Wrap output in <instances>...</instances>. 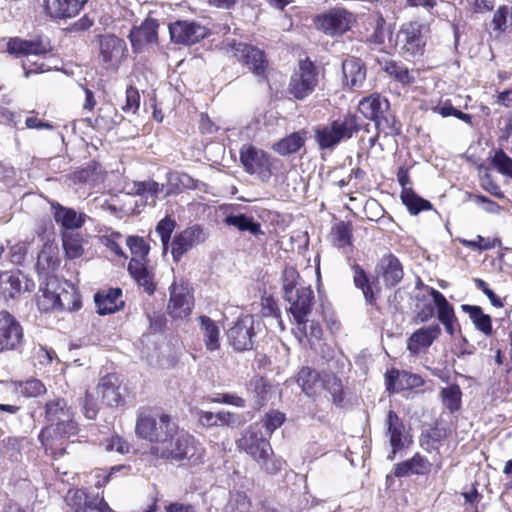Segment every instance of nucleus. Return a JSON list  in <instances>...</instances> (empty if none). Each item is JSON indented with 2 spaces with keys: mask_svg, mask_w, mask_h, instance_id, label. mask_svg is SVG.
<instances>
[{
  "mask_svg": "<svg viewBox=\"0 0 512 512\" xmlns=\"http://www.w3.org/2000/svg\"><path fill=\"white\" fill-rule=\"evenodd\" d=\"M45 418L50 425L41 430L39 440L47 453L62 455L65 450L63 440L78 433L74 412L65 399L54 398L45 404Z\"/></svg>",
  "mask_w": 512,
  "mask_h": 512,
  "instance_id": "f257e3e1",
  "label": "nucleus"
},
{
  "mask_svg": "<svg viewBox=\"0 0 512 512\" xmlns=\"http://www.w3.org/2000/svg\"><path fill=\"white\" fill-rule=\"evenodd\" d=\"M136 435L153 443V446L161 444L177 434V424L171 416L158 409L143 407L137 412L135 424Z\"/></svg>",
  "mask_w": 512,
  "mask_h": 512,
  "instance_id": "f03ea898",
  "label": "nucleus"
},
{
  "mask_svg": "<svg viewBox=\"0 0 512 512\" xmlns=\"http://www.w3.org/2000/svg\"><path fill=\"white\" fill-rule=\"evenodd\" d=\"M237 444L240 450L250 455L268 474H276L281 470L283 462L273 456L271 445L258 424L247 428Z\"/></svg>",
  "mask_w": 512,
  "mask_h": 512,
  "instance_id": "7ed1b4c3",
  "label": "nucleus"
},
{
  "mask_svg": "<svg viewBox=\"0 0 512 512\" xmlns=\"http://www.w3.org/2000/svg\"><path fill=\"white\" fill-rule=\"evenodd\" d=\"M360 130L359 117L347 113L327 124L314 127V140L320 150L333 151L341 142L351 139Z\"/></svg>",
  "mask_w": 512,
  "mask_h": 512,
  "instance_id": "20e7f679",
  "label": "nucleus"
},
{
  "mask_svg": "<svg viewBox=\"0 0 512 512\" xmlns=\"http://www.w3.org/2000/svg\"><path fill=\"white\" fill-rule=\"evenodd\" d=\"M151 453L161 459L188 460L192 464H197L203 459L204 449L193 436L177 430L176 435L168 437L157 446H152Z\"/></svg>",
  "mask_w": 512,
  "mask_h": 512,
  "instance_id": "39448f33",
  "label": "nucleus"
},
{
  "mask_svg": "<svg viewBox=\"0 0 512 512\" xmlns=\"http://www.w3.org/2000/svg\"><path fill=\"white\" fill-rule=\"evenodd\" d=\"M126 244L130 249L132 258L128 265L130 275L136 280L139 286L144 288L148 294H153L155 284L153 275L147 266V256L150 250L146 241L139 236H129Z\"/></svg>",
  "mask_w": 512,
  "mask_h": 512,
  "instance_id": "423d86ee",
  "label": "nucleus"
},
{
  "mask_svg": "<svg viewBox=\"0 0 512 512\" xmlns=\"http://www.w3.org/2000/svg\"><path fill=\"white\" fill-rule=\"evenodd\" d=\"M389 102L379 94H372L363 98L358 105L360 113L367 119L375 122L376 129L386 135L396 134L399 130L396 127L394 117L389 115Z\"/></svg>",
  "mask_w": 512,
  "mask_h": 512,
  "instance_id": "0eeeda50",
  "label": "nucleus"
},
{
  "mask_svg": "<svg viewBox=\"0 0 512 512\" xmlns=\"http://www.w3.org/2000/svg\"><path fill=\"white\" fill-rule=\"evenodd\" d=\"M240 161L245 171L255 175L262 182H268L272 176V160L268 153L253 145H243L240 149Z\"/></svg>",
  "mask_w": 512,
  "mask_h": 512,
  "instance_id": "6e6552de",
  "label": "nucleus"
},
{
  "mask_svg": "<svg viewBox=\"0 0 512 512\" xmlns=\"http://www.w3.org/2000/svg\"><path fill=\"white\" fill-rule=\"evenodd\" d=\"M98 46V57L104 67L108 70H118L128 54L126 42L114 34H104L98 36Z\"/></svg>",
  "mask_w": 512,
  "mask_h": 512,
  "instance_id": "1a4fd4ad",
  "label": "nucleus"
},
{
  "mask_svg": "<svg viewBox=\"0 0 512 512\" xmlns=\"http://www.w3.org/2000/svg\"><path fill=\"white\" fill-rule=\"evenodd\" d=\"M318 85V71L316 66L309 60L299 63V68L291 76L289 93L297 100H303L309 96Z\"/></svg>",
  "mask_w": 512,
  "mask_h": 512,
  "instance_id": "9d476101",
  "label": "nucleus"
},
{
  "mask_svg": "<svg viewBox=\"0 0 512 512\" xmlns=\"http://www.w3.org/2000/svg\"><path fill=\"white\" fill-rule=\"evenodd\" d=\"M229 52L233 54L237 60L248 67V69L258 77H264L268 68V61L264 52L257 47L246 43L228 42Z\"/></svg>",
  "mask_w": 512,
  "mask_h": 512,
  "instance_id": "9b49d317",
  "label": "nucleus"
},
{
  "mask_svg": "<svg viewBox=\"0 0 512 512\" xmlns=\"http://www.w3.org/2000/svg\"><path fill=\"white\" fill-rule=\"evenodd\" d=\"M284 299L289 303V312L293 315L296 321V329L305 330L306 317L310 314L314 292L310 286H300L298 290L293 292L289 291Z\"/></svg>",
  "mask_w": 512,
  "mask_h": 512,
  "instance_id": "f8f14e48",
  "label": "nucleus"
},
{
  "mask_svg": "<svg viewBox=\"0 0 512 512\" xmlns=\"http://www.w3.org/2000/svg\"><path fill=\"white\" fill-rule=\"evenodd\" d=\"M23 329L8 311L0 312V353L16 350L23 342Z\"/></svg>",
  "mask_w": 512,
  "mask_h": 512,
  "instance_id": "ddd939ff",
  "label": "nucleus"
},
{
  "mask_svg": "<svg viewBox=\"0 0 512 512\" xmlns=\"http://www.w3.org/2000/svg\"><path fill=\"white\" fill-rule=\"evenodd\" d=\"M254 324V317L248 314L240 317L228 330V339L235 350L245 351L252 348L255 335Z\"/></svg>",
  "mask_w": 512,
  "mask_h": 512,
  "instance_id": "4468645a",
  "label": "nucleus"
},
{
  "mask_svg": "<svg viewBox=\"0 0 512 512\" xmlns=\"http://www.w3.org/2000/svg\"><path fill=\"white\" fill-rule=\"evenodd\" d=\"M206 239L204 229L199 225L187 227L176 234L171 243L173 260L178 262L181 257L193 247L203 243Z\"/></svg>",
  "mask_w": 512,
  "mask_h": 512,
  "instance_id": "2eb2a0df",
  "label": "nucleus"
},
{
  "mask_svg": "<svg viewBox=\"0 0 512 512\" xmlns=\"http://www.w3.org/2000/svg\"><path fill=\"white\" fill-rule=\"evenodd\" d=\"M386 435L389 438V443L392 448L391 453L388 455V460H394L396 454L407 447L411 443L409 434L406 432L405 426L400 417L390 410L385 420Z\"/></svg>",
  "mask_w": 512,
  "mask_h": 512,
  "instance_id": "dca6fc26",
  "label": "nucleus"
},
{
  "mask_svg": "<svg viewBox=\"0 0 512 512\" xmlns=\"http://www.w3.org/2000/svg\"><path fill=\"white\" fill-rule=\"evenodd\" d=\"M171 40L177 44L192 45L207 35V29L192 21H176L169 25Z\"/></svg>",
  "mask_w": 512,
  "mask_h": 512,
  "instance_id": "f3484780",
  "label": "nucleus"
},
{
  "mask_svg": "<svg viewBox=\"0 0 512 512\" xmlns=\"http://www.w3.org/2000/svg\"><path fill=\"white\" fill-rule=\"evenodd\" d=\"M158 27L157 20L148 18L140 26L134 27L130 31L128 38L134 53H142L149 46L157 44Z\"/></svg>",
  "mask_w": 512,
  "mask_h": 512,
  "instance_id": "a211bd4d",
  "label": "nucleus"
},
{
  "mask_svg": "<svg viewBox=\"0 0 512 512\" xmlns=\"http://www.w3.org/2000/svg\"><path fill=\"white\" fill-rule=\"evenodd\" d=\"M353 21V14L341 8L332 9L329 13L318 17L319 27L330 36L342 35L350 29Z\"/></svg>",
  "mask_w": 512,
  "mask_h": 512,
  "instance_id": "6ab92c4d",
  "label": "nucleus"
},
{
  "mask_svg": "<svg viewBox=\"0 0 512 512\" xmlns=\"http://www.w3.org/2000/svg\"><path fill=\"white\" fill-rule=\"evenodd\" d=\"M193 296L187 285L173 283L170 288L168 312L173 318H185L191 314Z\"/></svg>",
  "mask_w": 512,
  "mask_h": 512,
  "instance_id": "aec40b11",
  "label": "nucleus"
},
{
  "mask_svg": "<svg viewBox=\"0 0 512 512\" xmlns=\"http://www.w3.org/2000/svg\"><path fill=\"white\" fill-rule=\"evenodd\" d=\"M7 51L16 56L37 57L43 56L51 51V45L48 40H23L20 38H11L7 43ZM28 61H31L28 59Z\"/></svg>",
  "mask_w": 512,
  "mask_h": 512,
  "instance_id": "412c9836",
  "label": "nucleus"
},
{
  "mask_svg": "<svg viewBox=\"0 0 512 512\" xmlns=\"http://www.w3.org/2000/svg\"><path fill=\"white\" fill-rule=\"evenodd\" d=\"M33 285L19 270L0 273V296L3 299H14L21 292L29 290Z\"/></svg>",
  "mask_w": 512,
  "mask_h": 512,
  "instance_id": "4be33fe9",
  "label": "nucleus"
},
{
  "mask_svg": "<svg viewBox=\"0 0 512 512\" xmlns=\"http://www.w3.org/2000/svg\"><path fill=\"white\" fill-rule=\"evenodd\" d=\"M198 420L205 427H230L238 428L244 424L245 419L240 414L229 411H220L213 413L210 411L200 410L197 412Z\"/></svg>",
  "mask_w": 512,
  "mask_h": 512,
  "instance_id": "5701e85b",
  "label": "nucleus"
},
{
  "mask_svg": "<svg viewBox=\"0 0 512 512\" xmlns=\"http://www.w3.org/2000/svg\"><path fill=\"white\" fill-rule=\"evenodd\" d=\"M439 324H432L416 330L407 341V349L412 355H417L427 350L432 343L440 336Z\"/></svg>",
  "mask_w": 512,
  "mask_h": 512,
  "instance_id": "b1692460",
  "label": "nucleus"
},
{
  "mask_svg": "<svg viewBox=\"0 0 512 512\" xmlns=\"http://www.w3.org/2000/svg\"><path fill=\"white\" fill-rule=\"evenodd\" d=\"M378 277L382 278L386 286L393 287L401 282L404 276L403 266L393 254L384 255L376 266Z\"/></svg>",
  "mask_w": 512,
  "mask_h": 512,
  "instance_id": "393cba45",
  "label": "nucleus"
},
{
  "mask_svg": "<svg viewBox=\"0 0 512 512\" xmlns=\"http://www.w3.org/2000/svg\"><path fill=\"white\" fill-rule=\"evenodd\" d=\"M429 294L433 299L435 307L437 308V316L439 321L444 325L448 334L454 335L456 331V316L454 308L448 303L444 295L434 288L429 289Z\"/></svg>",
  "mask_w": 512,
  "mask_h": 512,
  "instance_id": "a878e982",
  "label": "nucleus"
},
{
  "mask_svg": "<svg viewBox=\"0 0 512 512\" xmlns=\"http://www.w3.org/2000/svg\"><path fill=\"white\" fill-rule=\"evenodd\" d=\"M97 392L101 396L102 402L109 407H118L124 404L121 393V384L115 375H107L101 378Z\"/></svg>",
  "mask_w": 512,
  "mask_h": 512,
  "instance_id": "bb28decb",
  "label": "nucleus"
},
{
  "mask_svg": "<svg viewBox=\"0 0 512 512\" xmlns=\"http://www.w3.org/2000/svg\"><path fill=\"white\" fill-rule=\"evenodd\" d=\"M88 0H45V10L53 19L75 17Z\"/></svg>",
  "mask_w": 512,
  "mask_h": 512,
  "instance_id": "cd10ccee",
  "label": "nucleus"
},
{
  "mask_svg": "<svg viewBox=\"0 0 512 512\" xmlns=\"http://www.w3.org/2000/svg\"><path fill=\"white\" fill-rule=\"evenodd\" d=\"M385 384L387 391L398 392L419 387L422 384V379L407 371L391 369L385 374Z\"/></svg>",
  "mask_w": 512,
  "mask_h": 512,
  "instance_id": "c85d7f7f",
  "label": "nucleus"
},
{
  "mask_svg": "<svg viewBox=\"0 0 512 512\" xmlns=\"http://www.w3.org/2000/svg\"><path fill=\"white\" fill-rule=\"evenodd\" d=\"M2 389L6 394L14 395L16 402H19L21 397H37L46 392L45 385L38 379L6 383L3 384Z\"/></svg>",
  "mask_w": 512,
  "mask_h": 512,
  "instance_id": "c756f323",
  "label": "nucleus"
},
{
  "mask_svg": "<svg viewBox=\"0 0 512 512\" xmlns=\"http://www.w3.org/2000/svg\"><path fill=\"white\" fill-rule=\"evenodd\" d=\"M60 265L59 249L53 242H46L38 254L36 267L39 274L49 277Z\"/></svg>",
  "mask_w": 512,
  "mask_h": 512,
  "instance_id": "7c9ffc66",
  "label": "nucleus"
},
{
  "mask_svg": "<svg viewBox=\"0 0 512 512\" xmlns=\"http://www.w3.org/2000/svg\"><path fill=\"white\" fill-rule=\"evenodd\" d=\"M94 301L97 312L100 315L112 314L124 307L122 290L120 288H112L106 292H98L95 294Z\"/></svg>",
  "mask_w": 512,
  "mask_h": 512,
  "instance_id": "2f4dec72",
  "label": "nucleus"
},
{
  "mask_svg": "<svg viewBox=\"0 0 512 512\" xmlns=\"http://www.w3.org/2000/svg\"><path fill=\"white\" fill-rule=\"evenodd\" d=\"M432 464L429 460L419 453L412 458L400 462L395 466L394 475L398 478L407 477L411 474L427 475L430 473Z\"/></svg>",
  "mask_w": 512,
  "mask_h": 512,
  "instance_id": "473e14b6",
  "label": "nucleus"
},
{
  "mask_svg": "<svg viewBox=\"0 0 512 512\" xmlns=\"http://www.w3.org/2000/svg\"><path fill=\"white\" fill-rule=\"evenodd\" d=\"M199 329L205 343V347L209 351H215L220 347V328L218 324L206 315L198 318Z\"/></svg>",
  "mask_w": 512,
  "mask_h": 512,
  "instance_id": "72a5a7b5",
  "label": "nucleus"
},
{
  "mask_svg": "<svg viewBox=\"0 0 512 512\" xmlns=\"http://www.w3.org/2000/svg\"><path fill=\"white\" fill-rule=\"evenodd\" d=\"M322 374L315 369L305 366L296 375V382L307 396H315L321 390Z\"/></svg>",
  "mask_w": 512,
  "mask_h": 512,
  "instance_id": "f704fd0d",
  "label": "nucleus"
},
{
  "mask_svg": "<svg viewBox=\"0 0 512 512\" xmlns=\"http://www.w3.org/2000/svg\"><path fill=\"white\" fill-rule=\"evenodd\" d=\"M55 221L66 229H78L85 222V215L60 204L52 206Z\"/></svg>",
  "mask_w": 512,
  "mask_h": 512,
  "instance_id": "c9c22d12",
  "label": "nucleus"
},
{
  "mask_svg": "<svg viewBox=\"0 0 512 512\" xmlns=\"http://www.w3.org/2000/svg\"><path fill=\"white\" fill-rule=\"evenodd\" d=\"M342 71L347 85L360 87L365 80L366 70L360 59L347 58L342 63Z\"/></svg>",
  "mask_w": 512,
  "mask_h": 512,
  "instance_id": "e433bc0d",
  "label": "nucleus"
},
{
  "mask_svg": "<svg viewBox=\"0 0 512 512\" xmlns=\"http://www.w3.org/2000/svg\"><path fill=\"white\" fill-rule=\"evenodd\" d=\"M399 36L403 43V49L410 55H416L422 52L423 40L419 28L414 24H409L402 28Z\"/></svg>",
  "mask_w": 512,
  "mask_h": 512,
  "instance_id": "4c0bfd02",
  "label": "nucleus"
},
{
  "mask_svg": "<svg viewBox=\"0 0 512 512\" xmlns=\"http://www.w3.org/2000/svg\"><path fill=\"white\" fill-rule=\"evenodd\" d=\"M224 222L229 226L235 227L240 232H248L253 236L264 235L261 224L255 221L253 217L243 213L228 215Z\"/></svg>",
  "mask_w": 512,
  "mask_h": 512,
  "instance_id": "58836bf2",
  "label": "nucleus"
},
{
  "mask_svg": "<svg viewBox=\"0 0 512 512\" xmlns=\"http://www.w3.org/2000/svg\"><path fill=\"white\" fill-rule=\"evenodd\" d=\"M304 132H294L273 144L275 152L282 156L297 152L305 143Z\"/></svg>",
  "mask_w": 512,
  "mask_h": 512,
  "instance_id": "ea45409f",
  "label": "nucleus"
},
{
  "mask_svg": "<svg viewBox=\"0 0 512 512\" xmlns=\"http://www.w3.org/2000/svg\"><path fill=\"white\" fill-rule=\"evenodd\" d=\"M461 308L465 313L469 315L472 323L479 331L483 332L487 336L491 335V317L487 314H484L480 306L464 304L461 306Z\"/></svg>",
  "mask_w": 512,
  "mask_h": 512,
  "instance_id": "a19ab883",
  "label": "nucleus"
},
{
  "mask_svg": "<svg viewBox=\"0 0 512 512\" xmlns=\"http://www.w3.org/2000/svg\"><path fill=\"white\" fill-rule=\"evenodd\" d=\"M401 199L412 215L432 209V204L428 200L421 198L411 189H403Z\"/></svg>",
  "mask_w": 512,
  "mask_h": 512,
  "instance_id": "79ce46f5",
  "label": "nucleus"
},
{
  "mask_svg": "<svg viewBox=\"0 0 512 512\" xmlns=\"http://www.w3.org/2000/svg\"><path fill=\"white\" fill-rule=\"evenodd\" d=\"M321 389L327 390L335 404H340L343 401V387L341 380L333 373L323 372L320 380Z\"/></svg>",
  "mask_w": 512,
  "mask_h": 512,
  "instance_id": "37998d69",
  "label": "nucleus"
},
{
  "mask_svg": "<svg viewBox=\"0 0 512 512\" xmlns=\"http://www.w3.org/2000/svg\"><path fill=\"white\" fill-rule=\"evenodd\" d=\"M63 248L66 257L76 259L83 255V238L78 233L66 232L63 234Z\"/></svg>",
  "mask_w": 512,
  "mask_h": 512,
  "instance_id": "c03bdc74",
  "label": "nucleus"
},
{
  "mask_svg": "<svg viewBox=\"0 0 512 512\" xmlns=\"http://www.w3.org/2000/svg\"><path fill=\"white\" fill-rule=\"evenodd\" d=\"M247 390L256 406H262L267 400L269 386L263 377H253L249 382Z\"/></svg>",
  "mask_w": 512,
  "mask_h": 512,
  "instance_id": "a18cd8bd",
  "label": "nucleus"
},
{
  "mask_svg": "<svg viewBox=\"0 0 512 512\" xmlns=\"http://www.w3.org/2000/svg\"><path fill=\"white\" fill-rule=\"evenodd\" d=\"M56 289L58 309L73 311L80 308L81 303L73 287H70V290L60 287Z\"/></svg>",
  "mask_w": 512,
  "mask_h": 512,
  "instance_id": "49530a36",
  "label": "nucleus"
},
{
  "mask_svg": "<svg viewBox=\"0 0 512 512\" xmlns=\"http://www.w3.org/2000/svg\"><path fill=\"white\" fill-rule=\"evenodd\" d=\"M353 279L354 284L357 288L361 289L363 295L365 297L366 302L372 304L375 301V295L370 283L369 278L367 277L365 271L358 265L353 267Z\"/></svg>",
  "mask_w": 512,
  "mask_h": 512,
  "instance_id": "de8ad7c7",
  "label": "nucleus"
},
{
  "mask_svg": "<svg viewBox=\"0 0 512 512\" xmlns=\"http://www.w3.org/2000/svg\"><path fill=\"white\" fill-rule=\"evenodd\" d=\"M56 281L50 280L47 283V287L42 291V295L38 297L37 305L39 309L43 311L58 309L57 303V289L55 287Z\"/></svg>",
  "mask_w": 512,
  "mask_h": 512,
  "instance_id": "09e8293b",
  "label": "nucleus"
},
{
  "mask_svg": "<svg viewBox=\"0 0 512 512\" xmlns=\"http://www.w3.org/2000/svg\"><path fill=\"white\" fill-rule=\"evenodd\" d=\"M494 31L505 32L512 26V5L498 7L492 18Z\"/></svg>",
  "mask_w": 512,
  "mask_h": 512,
  "instance_id": "8fccbe9b",
  "label": "nucleus"
},
{
  "mask_svg": "<svg viewBox=\"0 0 512 512\" xmlns=\"http://www.w3.org/2000/svg\"><path fill=\"white\" fill-rule=\"evenodd\" d=\"M441 394L444 406L449 409L451 413L460 408L462 393L458 385H450L443 388Z\"/></svg>",
  "mask_w": 512,
  "mask_h": 512,
  "instance_id": "3c124183",
  "label": "nucleus"
},
{
  "mask_svg": "<svg viewBox=\"0 0 512 512\" xmlns=\"http://www.w3.org/2000/svg\"><path fill=\"white\" fill-rule=\"evenodd\" d=\"M300 286L305 285L300 282L298 271L292 266L285 267L282 273L283 296L288 295L289 291L293 292L298 290Z\"/></svg>",
  "mask_w": 512,
  "mask_h": 512,
  "instance_id": "603ef678",
  "label": "nucleus"
},
{
  "mask_svg": "<svg viewBox=\"0 0 512 512\" xmlns=\"http://www.w3.org/2000/svg\"><path fill=\"white\" fill-rule=\"evenodd\" d=\"M162 189H163V186H160L155 181L135 182L133 184V188L131 189V192L135 193L137 195H145L147 200L150 197L151 203L154 204L158 193L160 191H162Z\"/></svg>",
  "mask_w": 512,
  "mask_h": 512,
  "instance_id": "864d4df0",
  "label": "nucleus"
},
{
  "mask_svg": "<svg viewBox=\"0 0 512 512\" xmlns=\"http://www.w3.org/2000/svg\"><path fill=\"white\" fill-rule=\"evenodd\" d=\"M492 165L503 175L512 178V158L499 149L492 158Z\"/></svg>",
  "mask_w": 512,
  "mask_h": 512,
  "instance_id": "5fc2aeb1",
  "label": "nucleus"
},
{
  "mask_svg": "<svg viewBox=\"0 0 512 512\" xmlns=\"http://www.w3.org/2000/svg\"><path fill=\"white\" fill-rule=\"evenodd\" d=\"M250 501L246 494L236 492L231 494L227 505V512H250Z\"/></svg>",
  "mask_w": 512,
  "mask_h": 512,
  "instance_id": "6e6d98bb",
  "label": "nucleus"
},
{
  "mask_svg": "<svg viewBox=\"0 0 512 512\" xmlns=\"http://www.w3.org/2000/svg\"><path fill=\"white\" fill-rule=\"evenodd\" d=\"M176 226V223L170 217H165L156 226V232L159 234L164 249L167 248L171 234Z\"/></svg>",
  "mask_w": 512,
  "mask_h": 512,
  "instance_id": "4d7b16f0",
  "label": "nucleus"
},
{
  "mask_svg": "<svg viewBox=\"0 0 512 512\" xmlns=\"http://www.w3.org/2000/svg\"><path fill=\"white\" fill-rule=\"evenodd\" d=\"M297 331L307 339L311 347L315 344L316 341L321 339L323 334L322 328L318 322L310 321L308 324L307 320L305 330L297 329Z\"/></svg>",
  "mask_w": 512,
  "mask_h": 512,
  "instance_id": "13d9d810",
  "label": "nucleus"
},
{
  "mask_svg": "<svg viewBox=\"0 0 512 512\" xmlns=\"http://www.w3.org/2000/svg\"><path fill=\"white\" fill-rule=\"evenodd\" d=\"M285 420V415L279 411H271L262 419V426L266 428L269 434H272L279 428Z\"/></svg>",
  "mask_w": 512,
  "mask_h": 512,
  "instance_id": "bf43d9fd",
  "label": "nucleus"
},
{
  "mask_svg": "<svg viewBox=\"0 0 512 512\" xmlns=\"http://www.w3.org/2000/svg\"><path fill=\"white\" fill-rule=\"evenodd\" d=\"M88 498L83 490H76L73 493L69 492L67 502L74 512H86L85 502Z\"/></svg>",
  "mask_w": 512,
  "mask_h": 512,
  "instance_id": "052dcab7",
  "label": "nucleus"
},
{
  "mask_svg": "<svg viewBox=\"0 0 512 512\" xmlns=\"http://www.w3.org/2000/svg\"><path fill=\"white\" fill-rule=\"evenodd\" d=\"M140 105V94L138 90L132 86L126 90V102L122 106V110L125 112L136 113Z\"/></svg>",
  "mask_w": 512,
  "mask_h": 512,
  "instance_id": "680f3d73",
  "label": "nucleus"
},
{
  "mask_svg": "<svg viewBox=\"0 0 512 512\" xmlns=\"http://www.w3.org/2000/svg\"><path fill=\"white\" fill-rule=\"evenodd\" d=\"M86 512H115L105 501L103 496H94L88 498V501L85 502Z\"/></svg>",
  "mask_w": 512,
  "mask_h": 512,
  "instance_id": "e2e57ef3",
  "label": "nucleus"
},
{
  "mask_svg": "<svg viewBox=\"0 0 512 512\" xmlns=\"http://www.w3.org/2000/svg\"><path fill=\"white\" fill-rule=\"evenodd\" d=\"M129 449V444L118 435H113L105 441L106 451H116L120 454H126L129 452Z\"/></svg>",
  "mask_w": 512,
  "mask_h": 512,
  "instance_id": "0e129e2a",
  "label": "nucleus"
},
{
  "mask_svg": "<svg viewBox=\"0 0 512 512\" xmlns=\"http://www.w3.org/2000/svg\"><path fill=\"white\" fill-rule=\"evenodd\" d=\"M334 235L339 247H344L350 244L351 231L347 224L339 223L333 229Z\"/></svg>",
  "mask_w": 512,
  "mask_h": 512,
  "instance_id": "69168bd1",
  "label": "nucleus"
},
{
  "mask_svg": "<svg viewBox=\"0 0 512 512\" xmlns=\"http://www.w3.org/2000/svg\"><path fill=\"white\" fill-rule=\"evenodd\" d=\"M83 412L87 419L93 420L98 414V405L95 397L89 393H85L83 401Z\"/></svg>",
  "mask_w": 512,
  "mask_h": 512,
  "instance_id": "338daca9",
  "label": "nucleus"
},
{
  "mask_svg": "<svg viewBox=\"0 0 512 512\" xmlns=\"http://www.w3.org/2000/svg\"><path fill=\"white\" fill-rule=\"evenodd\" d=\"M122 238L120 233H113L109 236H104L102 238V243L113 253L118 256H125L124 252L120 247L119 240Z\"/></svg>",
  "mask_w": 512,
  "mask_h": 512,
  "instance_id": "774afa93",
  "label": "nucleus"
}]
</instances>
